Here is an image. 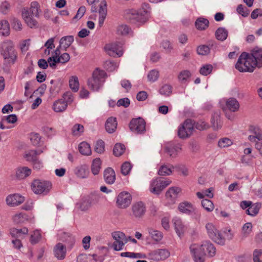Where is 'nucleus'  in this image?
<instances>
[{"label":"nucleus","instance_id":"obj_1","mask_svg":"<svg viewBox=\"0 0 262 262\" xmlns=\"http://www.w3.org/2000/svg\"><path fill=\"white\" fill-rule=\"evenodd\" d=\"M0 54L9 64H14L17 59V52L11 40H6L0 43Z\"/></svg>","mask_w":262,"mask_h":262},{"label":"nucleus","instance_id":"obj_2","mask_svg":"<svg viewBox=\"0 0 262 262\" xmlns=\"http://www.w3.org/2000/svg\"><path fill=\"white\" fill-rule=\"evenodd\" d=\"M107 77L106 72L99 68L96 69L92 77L88 80L89 88L93 91H98L102 86Z\"/></svg>","mask_w":262,"mask_h":262},{"label":"nucleus","instance_id":"obj_3","mask_svg":"<svg viewBox=\"0 0 262 262\" xmlns=\"http://www.w3.org/2000/svg\"><path fill=\"white\" fill-rule=\"evenodd\" d=\"M256 67V62L245 52L241 54L235 64V68L241 72H252Z\"/></svg>","mask_w":262,"mask_h":262},{"label":"nucleus","instance_id":"obj_4","mask_svg":"<svg viewBox=\"0 0 262 262\" xmlns=\"http://www.w3.org/2000/svg\"><path fill=\"white\" fill-rule=\"evenodd\" d=\"M124 16L126 19L134 24H144L148 18V11L143 9L139 10L134 9L126 10L124 11Z\"/></svg>","mask_w":262,"mask_h":262},{"label":"nucleus","instance_id":"obj_5","mask_svg":"<svg viewBox=\"0 0 262 262\" xmlns=\"http://www.w3.org/2000/svg\"><path fill=\"white\" fill-rule=\"evenodd\" d=\"M52 188V184L48 181L34 180L31 184V189L35 194H47Z\"/></svg>","mask_w":262,"mask_h":262},{"label":"nucleus","instance_id":"obj_6","mask_svg":"<svg viewBox=\"0 0 262 262\" xmlns=\"http://www.w3.org/2000/svg\"><path fill=\"white\" fill-rule=\"evenodd\" d=\"M190 255L194 262H204L206 253L201 245L192 244L189 246Z\"/></svg>","mask_w":262,"mask_h":262},{"label":"nucleus","instance_id":"obj_7","mask_svg":"<svg viewBox=\"0 0 262 262\" xmlns=\"http://www.w3.org/2000/svg\"><path fill=\"white\" fill-rule=\"evenodd\" d=\"M112 237L115 240L113 247L115 251H121L124 245L128 242V239L125 234L122 232L117 231L112 233Z\"/></svg>","mask_w":262,"mask_h":262},{"label":"nucleus","instance_id":"obj_8","mask_svg":"<svg viewBox=\"0 0 262 262\" xmlns=\"http://www.w3.org/2000/svg\"><path fill=\"white\" fill-rule=\"evenodd\" d=\"M132 215L136 219L142 218L147 210V207L144 202L137 201L133 204L131 207Z\"/></svg>","mask_w":262,"mask_h":262},{"label":"nucleus","instance_id":"obj_9","mask_svg":"<svg viewBox=\"0 0 262 262\" xmlns=\"http://www.w3.org/2000/svg\"><path fill=\"white\" fill-rule=\"evenodd\" d=\"M193 129V121L190 119H187L179 127L178 132V136L182 139L188 138L192 134Z\"/></svg>","mask_w":262,"mask_h":262},{"label":"nucleus","instance_id":"obj_10","mask_svg":"<svg viewBox=\"0 0 262 262\" xmlns=\"http://www.w3.org/2000/svg\"><path fill=\"white\" fill-rule=\"evenodd\" d=\"M144 120L139 118L132 119L129 123V127L130 130L135 134H143L146 130Z\"/></svg>","mask_w":262,"mask_h":262},{"label":"nucleus","instance_id":"obj_11","mask_svg":"<svg viewBox=\"0 0 262 262\" xmlns=\"http://www.w3.org/2000/svg\"><path fill=\"white\" fill-rule=\"evenodd\" d=\"M104 49L109 56L114 57H121L123 54L122 45L120 43L113 42L107 44Z\"/></svg>","mask_w":262,"mask_h":262},{"label":"nucleus","instance_id":"obj_12","mask_svg":"<svg viewBox=\"0 0 262 262\" xmlns=\"http://www.w3.org/2000/svg\"><path fill=\"white\" fill-rule=\"evenodd\" d=\"M131 200L132 196L129 193L122 192L118 195L116 203L119 208H125L130 205Z\"/></svg>","mask_w":262,"mask_h":262},{"label":"nucleus","instance_id":"obj_13","mask_svg":"<svg viewBox=\"0 0 262 262\" xmlns=\"http://www.w3.org/2000/svg\"><path fill=\"white\" fill-rule=\"evenodd\" d=\"M24 201V197L18 194H10L6 199L7 205L12 207L18 206L22 204Z\"/></svg>","mask_w":262,"mask_h":262},{"label":"nucleus","instance_id":"obj_14","mask_svg":"<svg viewBox=\"0 0 262 262\" xmlns=\"http://www.w3.org/2000/svg\"><path fill=\"white\" fill-rule=\"evenodd\" d=\"M99 7L98 13L99 18L98 23L100 27L103 26L104 21L107 14V4L105 0H102L98 5Z\"/></svg>","mask_w":262,"mask_h":262},{"label":"nucleus","instance_id":"obj_15","mask_svg":"<svg viewBox=\"0 0 262 262\" xmlns=\"http://www.w3.org/2000/svg\"><path fill=\"white\" fill-rule=\"evenodd\" d=\"M181 150V145L179 144H169L165 147V151L172 158H176Z\"/></svg>","mask_w":262,"mask_h":262},{"label":"nucleus","instance_id":"obj_16","mask_svg":"<svg viewBox=\"0 0 262 262\" xmlns=\"http://www.w3.org/2000/svg\"><path fill=\"white\" fill-rule=\"evenodd\" d=\"M174 229L178 235L181 237L183 235L187 229V227L183 223L181 219L176 217L173 219Z\"/></svg>","mask_w":262,"mask_h":262},{"label":"nucleus","instance_id":"obj_17","mask_svg":"<svg viewBox=\"0 0 262 262\" xmlns=\"http://www.w3.org/2000/svg\"><path fill=\"white\" fill-rule=\"evenodd\" d=\"M54 254L55 256L59 260L63 259L66 255L67 249L61 243H58L54 248Z\"/></svg>","mask_w":262,"mask_h":262},{"label":"nucleus","instance_id":"obj_18","mask_svg":"<svg viewBox=\"0 0 262 262\" xmlns=\"http://www.w3.org/2000/svg\"><path fill=\"white\" fill-rule=\"evenodd\" d=\"M250 56L254 62H256V66L260 67L262 66V49L258 48H254Z\"/></svg>","mask_w":262,"mask_h":262},{"label":"nucleus","instance_id":"obj_19","mask_svg":"<svg viewBox=\"0 0 262 262\" xmlns=\"http://www.w3.org/2000/svg\"><path fill=\"white\" fill-rule=\"evenodd\" d=\"M75 174L79 178L84 179L89 174L88 167L86 165H80L76 167L74 170Z\"/></svg>","mask_w":262,"mask_h":262},{"label":"nucleus","instance_id":"obj_20","mask_svg":"<svg viewBox=\"0 0 262 262\" xmlns=\"http://www.w3.org/2000/svg\"><path fill=\"white\" fill-rule=\"evenodd\" d=\"M220 111L214 112L211 118V123L213 129L217 130L221 128L222 126V122L220 117Z\"/></svg>","mask_w":262,"mask_h":262},{"label":"nucleus","instance_id":"obj_21","mask_svg":"<svg viewBox=\"0 0 262 262\" xmlns=\"http://www.w3.org/2000/svg\"><path fill=\"white\" fill-rule=\"evenodd\" d=\"M203 251L209 257H213L216 253V248L213 244L209 241H204L202 244Z\"/></svg>","mask_w":262,"mask_h":262},{"label":"nucleus","instance_id":"obj_22","mask_svg":"<svg viewBox=\"0 0 262 262\" xmlns=\"http://www.w3.org/2000/svg\"><path fill=\"white\" fill-rule=\"evenodd\" d=\"M103 177L107 184H113L116 179L115 172L113 169L111 167L107 168L104 171Z\"/></svg>","mask_w":262,"mask_h":262},{"label":"nucleus","instance_id":"obj_23","mask_svg":"<svg viewBox=\"0 0 262 262\" xmlns=\"http://www.w3.org/2000/svg\"><path fill=\"white\" fill-rule=\"evenodd\" d=\"M181 188L176 187L170 188L166 192V197L169 199L171 203H174L177 198L178 194L181 192Z\"/></svg>","mask_w":262,"mask_h":262},{"label":"nucleus","instance_id":"obj_24","mask_svg":"<svg viewBox=\"0 0 262 262\" xmlns=\"http://www.w3.org/2000/svg\"><path fill=\"white\" fill-rule=\"evenodd\" d=\"M174 170V166L171 164H162L159 167L158 173L161 176H169Z\"/></svg>","mask_w":262,"mask_h":262},{"label":"nucleus","instance_id":"obj_25","mask_svg":"<svg viewBox=\"0 0 262 262\" xmlns=\"http://www.w3.org/2000/svg\"><path fill=\"white\" fill-rule=\"evenodd\" d=\"M163 190L162 185L159 183L158 179H154L150 184L149 191L150 192L158 195Z\"/></svg>","mask_w":262,"mask_h":262},{"label":"nucleus","instance_id":"obj_26","mask_svg":"<svg viewBox=\"0 0 262 262\" xmlns=\"http://www.w3.org/2000/svg\"><path fill=\"white\" fill-rule=\"evenodd\" d=\"M26 11H22L21 13L22 17L25 23L28 26L31 28H37L38 27V23L36 19L34 18V16L29 15L28 13H26Z\"/></svg>","mask_w":262,"mask_h":262},{"label":"nucleus","instance_id":"obj_27","mask_svg":"<svg viewBox=\"0 0 262 262\" xmlns=\"http://www.w3.org/2000/svg\"><path fill=\"white\" fill-rule=\"evenodd\" d=\"M117 123L116 118L111 117L108 118L105 123V129L108 133H113L116 129Z\"/></svg>","mask_w":262,"mask_h":262},{"label":"nucleus","instance_id":"obj_28","mask_svg":"<svg viewBox=\"0 0 262 262\" xmlns=\"http://www.w3.org/2000/svg\"><path fill=\"white\" fill-rule=\"evenodd\" d=\"M31 173V169L28 167H18L16 172V177L19 179H23L28 177Z\"/></svg>","mask_w":262,"mask_h":262},{"label":"nucleus","instance_id":"obj_29","mask_svg":"<svg viewBox=\"0 0 262 262\" xmlns=\"http://www.w3.org/2000/svg\"><path fill=\"white\" fill-rule=\"evenodd\" d=\"M73 41L74 37L72 35L62 37L59 41V47H62V49L66 51Z\"/></svg>","mask_w":262,"mask_h":262},{"label":"nucleus","instance_id":"obj_30","mask_svg":"<svg viewBox=\"0 0 262 262\" xmlns=\"http://www.w3.org/2000/svg\"><path fill=\"white\" fill-rule=\"evenodd\" d=\"M22 11H26V13H28L29 15L32 16H38V4L36 2L31 3L29 9L24 8Z\"/></svg>","mask_w":262,"mask_h":262},{"label":"nucleus","instance_id":"obj_31","mask_svg":"<svg viewBox=\"0 0 262 262\" xmlns=\"http://www.w3.org/2000/svg\"><path fill=\"white\" fill-rule=\"evenodd\" d=\"M227 107L231 112H235L238 110L239 104L238 101L234 98H230L226 103Z\"/></svg>","mask_w":262,"mask_h":262},{"label":"nucleus","instance_id":"obj_32","mask_svg":"<svg viewBox=\"0 0 262 262\" xmlns=\"http://www.w3.org/2000/svg\"><path fill=\"white\" fill-rule=\"evenodd\" d=\"M179 210L184 213L190 214L194 211V207L191 203L184 202L180 203L179 205Z\"/></svg>","mask_w":262,"mask_h":262},{"label":"nucleus","instance_id":"obj_33","mask_svg":"<svg viewBox=\"0 0 262 262\" xmlns=\"http://www.w3.org/2000/svg\"><path fill=\"white\" fill-rule=\"evenodd\" d=\"M67 107V103L62 99L56 100L53 104V108L56 112L64 111Z\"/></svg>","mask_w":262,"mask_h":262},{"label":"nucleus","instance_id":"obj_34","mask_svg":"<svg viewBox=\"0 0 262 262\" xmlns=\"http://www.w3.org/2000/svg\"><path fill=\"white\" fill-rule=\"evenodd\" d=\"M216 38L221 41H224L228 37V32L225 28L220 27L215 32Z\"/></svg>","mask_w":262,"mask_h":262},{"label":"nucleus","instance_id":"obj_35","mask_svg":"<svg viewBox=\"0 0 262 262\" xmlns=\"http://www.w3.org/2000/svg\"><path fill=\"white\" fill-rule=\"evenodd\" d=\"M79 152L83 155L89 156L91 154V149L89 144L85 142L80 143L78 146Z\"/></svg>","mask_w":262,"mask_h":262},{"label":"nucleus","instance_id":"obj_36","mask_svg":"<svg viewBox=\"0 0 262 262\" xmlns=\"http://www.w3.org/2000/svg\"><path fill=\"white\" fill-rule=\"evenodd\" d=\"M261 206V205L259 203L250 205V207L246 211L247 214L251 216L255 215L258 213Z\"/></svg>","mask_w":262,"mask_h":262},{"label":"nucleus","instance_id":"obj_37","mask_svg":"<svg viewBox=\"0 0 262 262\" xmlns=\"http://www.w3.org/2000/svg\"><path fill=\"white\" fill-rule=\"evenodd\" d=\"M62 49V47H59V46L56 48L54 51V55L48 58V62L50 67L55 68L56 65V59L57 58L60 54V49Z\"/></svg>","mask_w":262,"mask_h":262},{"label":"nucleus","instance_id":"obj_38","mask_svg":"<svg viewBox=\"0 0 262 262\" xmlns=\"http://www.w3.org/2000/svg\"><path fill=\"white\" fill-rule=\"evenodd\" d=\"M101 161L99 158L95 159L92 162L91 171L93 174L97 175L101 169Z\"/></svg>","mask_w":262,"mask_h":262},{"label":"nucleus","instance_id":"obj_39","mask_svg":"<svg viewBox=\"0 0 262 262\" xmlns=\"http://www.w3.org/2000/svg\"><path fill=\"white\" fill-rule=\"evenodd\" d=\"M10 33L9 24L7 20L0 21V34L2 35H8Z\"/></svg>","mask_w":262,"mask_h":262},{"label":"nucleus","instance_id":"obj_40","mask_svg":"<svg viewBox=\"0 0 262 262\" xmlns=\"http://www.w3.org/2000/svg\"><path fill=\"white\" fill-rule=\"evenodd\" d=\"M196 28L199 30H205L209 25V21L205 18L200 17L195 23Z\"/></svg>","mask_w":262,"mask_h":262},{"label":"nucleus","instance_id":"obj_41","mask_svg":"<svg viewBox=\"0 0 262 262\" xmlns=\"http://www.w3.org/2000/svg\"><path fill=\"white\" fill-rule=\"evenodd\" d=\"M42 152V151L38 152L35 150H31L26 154L25 157L27 161L32 162L37 159L36 156Z\"/></svg>","mask_w":262,"mask_h":262},{"label":"nucleus","instance_id":"obj_42","mask_svg":"<svg viewBox=\"0 0 262 262\" xmlns=\"http://www.w3.org/2000/svg\"><path fill=\"white\" fill-rule=\"evenodd\" d=\"M172 92V87L171 85L165 84L163 85L159 90V93L161 95L165 96H170Z\"/></svg>","mask_w":262,"mask_h":262},{"label":"nucleus","instance_id":"obj_43","mask_svg":"<svg viewBox=\"0 0 262 262\" xmlns=\"http://www.w3.org/2000/svg\"><path fill=\"white\" fill-rule=\"evenodd\" d=\"M77 206L81 211H85L89 210L92 206L86 199L84 198L82 199L80 203L77 204Z\"/></svg>","mask_w":262,"mask_h":262},{"label":"nucleus","instance_id":"obj_44","mask_svg":"<svg viewBox=\"0 0 262 262\" xmlns=\"http://www.w3.org/2000/svg\"><path fill=\"white\" fill-rule=\"evenodd\" d=\"M191 74L188 70L181 71L178 75V79L182 83H185L190 77Z\"/></svg>","mask_w":262,"mask_h":262},{"label":"nucleus","instance_id":"obj_45","mask_svg":"<svg viewBox=\"0 0 262 262\" xmlns=\"http://www.w3.org/2000/svg\"><path fill=\"white\" fill-rule=\"evenodd\" d=\"M69 85L70 88L75 92L79 89V82L78 77L72 76L69 80Z\"/></svg>","mask_w":262,"mask_h":262},{"label":"nucleus","instance_id":"obj_46","mask_svg":"<svg viewBox=\"0 0 262 262\" xmlns=\"http://www.w3.org/2000/svg\"><path fill=\"white\" fill-rule=\"evenodd\" d=\"M125 146L123 144L121 143H117L114 147L113 153L114 155L116 157H119L122 155L124 152Z\"/></svg>","mask_w":262,"mask_h":262},{"label":"nucleus","instance_id":"obj_47","mask_svg":"<svg viewBox=\"0 0 262 262\" xmlns=\"http://www.w3.org/2000/svg\"><path fill=\"white\" fill-rule=\"evenodd\" d=\"M201 204L203 208L208 212L212 211L214 209V205L212 201L208 199H203Z\"/></svg>","mask_w":262,"mask_h":262},{"label":"nucleus","instance_id":"obj_48","mask_svg":"<svg viewBox=\"0 0 262 262\" xmlns=\"http://www.w3.org/2000/svg\"><path fill=\"white\" fill-rule=\"evenodd\" d=\"M130 28L126 25H119L116 30L117 34L121 35H126L128 34Z\"/></svg>","mask_w":262,"mask_h":262},{"label":"nucleus","instance_id":"obj_49","mask_svg":"<svg viewBox=\"0 0 262 262\" xmlns=\"http://www.w3.org/2000/svg\"><path fill=\"white\" fill-rule=\"evenodd\" d=\"M84 131V127L80 124H75L72 129L73 135L75 136H79Z\"/></svg>","mask_w":262,"mask_h":262},{"label":"nucleus","instance_id":"obj_50","mask_svg":"<svg viewBox=\"0 0 262 262\" xmlns=\"http://www.w3.org/2000/svg\"><path fill=\"white\" fill-rule=\"evenodd\" d=\"M206 229L208 233V236L210 238H211L213 236H215V234L218 230L215 227V226L213 225V224L211 223H208L206 225Z\"/></svg>","mask_w":262,"mask_h":262},{"label":"nucleus","instance_id":"obj_51","mask_svg":"<svg viewBox=\"0 0 262 262\" xmlns=\"http://www.w3.org/2000/svg\"><path fill=\"white\" fill-rule=\"evenodd\" d=\"M211 238L219 245H224L225 244V238L222 236L219 231L216 233L215 236H213Z\"/></svg>","mask_w":262,"mask_h":262},{"label":"nucleus","instance_id":"obj_52","mask_svg":"<svg viewBox=\"0 0 262 262\" xmlns=\"http://www.w3.org/2000/svg\"><path fill=\"white\" fill-rule=\"evenodd\" d=\"M149 233L152 238L157 242L161 241L163 237L162 233L158 230L150 229L149 231Z\"/></svg>","mask_w":262,"mask_h":262},{"label":"nucleus","instance_id":"obj_53","mask_svg":"<svg viewBox=\"0 0 262 262\" xmlns=\"http://www.w3.org/2000/svg\"><path fill=\"white\" fill-rule=\"evenodd\" d=\"M174 169L178 172H181L183 176L186 177L189 174L187 167L183 164H178L174 166Z\"/></svg>","mask_w":262,"mask_h":262},{"label":"nucleus","instance_id":"obj_54","mask_svg":"<svg viewBox=\"0 0 262 262\" xmlns=\"http://www.w3.org/2000/svg\"><path fill=\"white\" fill-rule=\"evenodd\" d=\"M212 69L213 67L211 64H207L200 68V73L201 75L207 76L211 73Z\"/></svg>","mask_w":262,"mask_h":262},{"label":"nucleus","instance_id":"obj_55","mask_svg":"<svg viewBox=\"0 0 262 262\" xmlns=\"http://www.w3.org/2000/svg\"><path fill=\"white\" fill-rule=\"evenodd\" d=\"M155 253L161 260H164L167 258L170 255V253L166 249H158L156 251Z\"/></svg>","mask_w":262,"mask_h":262},{"label":"nucleus","instance_id":"obj_56","mask_svg":"<svg viewBox=\"0 0 262 262\" xmlns=\"http://www.w3.org/2000/svg\"><path fill=\"white\" fill-rule=\"evenodd\" d=\"M85 198L89 201L90 205L92 206L98 203L100 199V195L98 194H92L85 197Z\"/></svg>","mask_w":262,"mask_h":262},{"label":"nucleus","instance_id":"obj_57","mask_svg":"<svg viewBox=\"0 0 262 262\" xmlns=\"http://www.w3.org/2000/svg\"><path fill=\"white\" fill-rule=\"evenodd\" d=\"M232 144V141L227 138H224L219 141L218 145L221 148L227 147Z\"/></svg>","mask_w":262,"mask_h":262},{"label":"nucleus","instance_id":"obj_58","mask_svg":"<svg viewBox=\"0 0 262 262\" xmlns=\"http://www.w3.org/2000/svg\"><path fill=\"white\" fill-rule=\"evenodd\" d=\"M131 169V164L128 162H125L121 166V171L122 174L126 176L129 173Z\"/></svg>","mask_w":262,"mask_h":262},{"label":"nucleus","instance_id":"obj_59","mask_svg":"<svg viewBox=\"0 0 262 262\" xmlns=\"http://www.w3.org/2000/svg\"><path fill=\"white\" fill-rule=\"evenodd\" d=\"M193 123L194 128L195 127L196 129L200 130H203L209 127V125L203 120H200L196 123L193 122Z\"/></svg>","mask_w":262,"mask_h":262},{"label":"nucleus","instance_id":"obj_60","mask_svg":"<svg viewBox=\"0 0 262 262\" xmlns=\"http://www.w3.org/2000/svg\"><path fill=\"white\" fill-rule=\"evenodd\" d=\"M197 52L199 55H207L210 52V48L208 46L206 45L200 46L197 48Z\"/></svg>","mask_w":262,"mask_h":262},{"label":"nucleus","instance_id":"obj_61","mask_svg":"<svg viewBox=\"0 0 262 262\" xmlns=\"http://www.w3.org/2000/svg\"><path fill=\"white\" fill-rule=\"evenodd\" d=\"M41 238V234L38 230H35L31 236L30 242L32 244L38 243Z\"/></svg>","mask_w":262,"mask_h":262},{"label":"nucleus","instance_id":"obj_62","mask_svg":"<svg viewBox=\"0 0 262 262\" xmlns=\"http://www.w3.org/2000/svg\"><path fill=\"white\" fill-rule=\"evenodd\" d=\"M159 75V72L157 70H153L149 72L147 78L149 81L153 82L158 79Z\"/></svg>","mask_w":262,"mask_h":262},{"label":"nucleus","instance_id":"obj_63","mask_svg":"<svg viewBox=\"0 0 262 262\" xmlns=\"http://www.w3.org/2000/svg\"><path fill=\"white\" fill-rule=\"evenodd\" d=\"M70 58V57L69 54L67 53H64L59 56L57 58H56L55 61H56V63H65L69 61Z\"/></svg>","mask_w":262,"mask_h":262},{"label":"nucleus","instance_id":"obj_64","mask_svg":"<svg viewBox=\"0 0 262 262\" xmlns=\"http://www.w3.org/2000/svg\"><path fill=\"white\" fill-rule=\"evenodd\" d=\"M236 11L238 13L242 15L243 17L248 16L250 12L249 10L242 5H239L237 6Z\"/></svg>","mask_w":262,"mask_h":262}]
</instances>
